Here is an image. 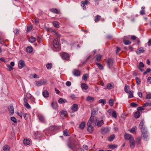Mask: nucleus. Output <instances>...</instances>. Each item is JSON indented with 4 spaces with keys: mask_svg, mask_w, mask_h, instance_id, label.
Wrapping results in <instances>:
<instances>
[{
    "mask_svg": "<svg viewBox=\"0 0 151 151\" xmlns=\"http://www.w3.org/2000/svg\"><path fill=\"white\" fill-rule=\"evenodd\" d=\"M25 65V63L23 60H21L19 61L18 66L19 69H21Z\"/></svg>",
    "mask_w": 151,
    "mask_h": 151,
    "instance_id": "nucleus-6",
    "label": "nucleus"
},
{
    "mask_svg": "<svg viewBox=\"0 0 151 151\" xmlns=\"http://www.w3.org/2000/svg\"><path fill=\"white\" fill-rule=\"evenodd\" d=\"M53 24L55 27L59 28V23L57 22H53Z\"/></svg>",
    "mask_w": 151,
    "mask_h": 151,
    "instance_id": "nucleus-38",
    "label": "nucleus"
},
{
    "mask_svg": "<svg viewBox=\"0 0 151 151\" xmlns=\"http://www.w3.org/2000/svg\"><path fill=\"white\" fill-rule=\"evenodd\" d=\"M81 87L82 89L87 90L88 88V86L85 83H82L81 85Z\"/></svg>",
    "mask_w": 151,
    "mask_h": 151,
    "instance_id": "nucleus-21",
    "label": "nucleus"
},
{
    "mask_svg": "<svg viewBox=\"0 0 151 151\" xmlns=\"http://www.w3.org/2000/svg\"><path fill=\"white\" fill-rule=\"evenodd\" d=\"M19 114L23 115L24 118L26 119H28V114Z\"/></svg>",
    "mask_w": 151,
    "mask_h": 151,
    "instance_id": "nucleus-56",
    "label": "nucleus"
},
{
    "mask_svg": "<svg viewBox=\"0 0 151 151\" xmlns=\"http://www.w3.org/2000/svg\"><path fill=\"white\" fill-rule=\"evenodd\" d=\"M106 62L107 64L108 67L110 68L113 64V59L109 58L106 60Z\"/></svg>",
    "mask_w": 151,
    "mask_h": 151,
    "instance_id": "nucleus-7",
    "label": "nucleus"
},
{
    "mask_svg": "<svg viewBox=\"0 0 151 151\" xmlns=\"http://www.w3.org/2000/svg\"><path fill=\"white\" fill-rule=\"evenodd\" d=\"M109 103L110 106H112L114 104L113 99H110L109 101Z\"/></svg>",
    "mask_w": 151,
    "mask_h": 151,
    "instance_id": "nucleus-50",
    "label": "nucleus"
},
{
    "mask_svg": "<svg viewBox=\"0 0 151 151\" xmlns=\"http://www.w3.org/2000/svg\"><path fill=\"white\" fill-rule=\"evenodd\" d=\"M145 51V50L142 47H140L137 51L136 52L137 54H140L144 52Z\"/></svg>",
    "mask_w": 151,
    "mask_h": 151,
    "instance_id": "nucleus-22",
    "label": "nucleus"
},
{
    "mask_svg": "<svg viewBox=\"0 0 151 151\" xmlns=\"http://www.w3.org/2000/svg\"><path fill=\"white\" fill-rule=\"evenodd\" d=\"M47 81L46 80L43 79L41 80L36 81L35 83V85L37 86H40L42 85H45L47 84Z\"/></svg>",
    "mask_w": 151,
    "mask_h": 151,
    "instance_id": "nucleus-1",
    "label": "nucleus"
},
{
    "mask_svg": "<svg viewBox=\"0 0 151 151\" xmlns=\"http://www.w3.org/2000/svg\"><path fill=\"white\" fill-rule=\"evenodd\" d=\"M8 109L11 113H14V107L12 106H11L8 107Z\"/></svg>",
    "mask_w": 151,
    "mask_h": 151,
    "instance_id": "nucleus-33",
    "label": "nucleus"
},
{
    "mask_svg": "<svg viewBox=\"0 0 151 151\" xmlns=\"http://www.w3.org/2000/svg\"><path fill=\"white\" fill-rule=\"evenodd\" d=\"M10 149L9 147V146L5 145L3 147V149L5 151H7L9 150Z\"/></svg>",
    "mask_w": 151,
    "mask_h": 151,
    "instance_id": "nucleus-39",
    "label": "nucleus"
},
{
    "mask_svg": "<svg viewBox=\"0 0 151 151\" xmlns=\"http://www.w3.org/2000/svg\"><path fill=\"white\" fill-rule=\"evenodd\" d=\"M51 106L54 109H56L58 106V104L56 102H52L51 103Z\"/></svg>",
    "mask_w": 151,
    "mask_h": 151,
    "instance_id": "nucleus-31",
    "label": "nucleus"
},
{
    "mask_svg": "<svg viewBox=\"0 0 151 151\" xmlns=\"http://www.w3.org/2000/svg\"><path fill=\"white\" fill-rule=\"evenodd\" d=\"M104 122L102 119L100 120L99 119L98 121L96 123V124L98 127H100L102 126V125L104 124Z\"/></svg>",
    "mask_w": 151,
    "mask_h": 151,
    "instance_id": "nucleus-11",
    "label": "nucleus"
},
{
    "mask_svg": "<svg viewBox=\"0 0 151 151\" xmlns=\"http://www.w3.org/2000/svg\"><path fill=\"white\" fill-rule=\"evenodd\" d=\"M144 120L143 119L140 122L139 125V128L141 129V131L143 130H146L147 129L145 127L144 125Z\"/></svg>",
    "mask_w": 151,
    "mask_h": 151,
    "instance_id": "nucleus-5",
    "label": "nucleus"
},
{
    "mask_svg": "<svg viewBox=\"0 0 151 151\" xmlns=\"http://www.w3.org/2000/svg\"><path fill=\"white\" fill-rule=\"evenodd\" d=\"M145 107H143V106L142 107H139L137 108V110L138 111H141L142 110H143L145 109L144 108Z\"/></svg>",
    "mask_w": 151,
    "mask_h": 151,
    "instance_id": "nucleus-55",
    "label": "nucleus"
},
{
    "mask_svg": "<svg viewBox=\"0 0 151 151\" xmlns=\"http://www.w3.org/2000/svg\"><path fill=\"white\" fill-rule=\"evenodd\" d=\"M53 45L55 48H58L59 47V45L58 42V39L57 38L55 39L53 42Z\"/></svg>",
    "mask_w": 151,
    "mask_h": 151,
    "instance_id": "nucleus-8",
    "label": "nucleus"
},
{
    "mask_svg": "<svg viewBox=\"0 0 151 151\" xmlns=\"http://www.w3.org/2000/svg\"><path fill=\"white\" fill-rule=\"evenodd\" d=\"M137 127L136 126L133 127L129 131L132 133L136 134V132Z\"/></svg>",
    "mask_w": 151,
    "mask_h": 151,
    "instance_id": "nucleus-20",
    "label": "nucleus"
},
{
    "mask_svg": "<svg viewBox=\"0 0 151 151\" xmlns=\"http://www.w3.org/2000/svg\"><path fill=\"white\" fill-rule=\"evenodd\" d=\"M128 93H129V96H128L129 98H132L133 97V92L132 90H129Z\"/></svg>",
    "mask_w": 151,
    "mask_h": 151,
    "instance_id": "nucleus-26",
    "label": "nucleus"
},
{
    "mask_svg": "<svg viewBox=\"0 0 151 151\" xmlns=\"http://www.w3.org/2000/svg\"><path fill=\"white\" fill-rule=\"evenodd\" d=\"M123 43L125 45H128L131 44V42L129 40H124L123 41Z\"/></svg>",
    "mask_w": 151,
    "mask_h": 151,
    "instance_id": "nucleus-45",
    "label": "nucleus"
},
{
    "mask_svg": "<svg viewBox=\"0 0 151 151\" xmlns=\"http://www.w3.org/2000/svg\"><path fill=\"white\" fill-rule=\"evenodd\" d=\"M62 58L64 60H68L69 59V55L67 53L63 52L62 55Z\"/></svg>",
    "mask_w": 151,
    "mask_h": 151,
    "instance_id": "nucleus-9",
    "label": "nucleus"
},
{
    "mask_svg": "<svg viewBox=\"0 0 151 151\" xmlns=\"http://www.w3.org/2000/svg\"><path fill=\"white\" fill-rule=\"evenodd\" d=\"M39 119L40 121L42 122H45V119L44 117L41 114H40L38 115Z\"/></svg>",
    "mask_w": 151,
    "mask_h": 151,
    "instance_id": "nucleus-18",
    "label": "nucleus"
},
{
    "mask_svg": "<svg viewBox=\"0 0 151 151\" xmlns=\"http://www.w3.org/2000/svg\"><path fill=\"white\" fill-rule=\"evenodd\" d=\"M24 105L27 109H29L31 108L30 105L28 104L27 102V99L26 98H24Z\"/></svg>",
    "mask_w": 151,
    "mask_h": 151,
    "instance_id": "nucleus-16",
    "label": "nucleus"
},
{
    "mask_svg": "<svg viewBox=\"0 0 151 151\" xmlns=\"http://www.w3.org/2000/svg\"><path fill=\"white\" fill-rule=\"evenodd\" d=\"M23 143L25 145H28L30 143V141L27 139H25L23 140Z\"/></svg>",
    "mask_w": 151,
    "mask_h": 151,
    "instance_id": "nucleus-32",
    "label": "nucleus"
},
{
    "mask_svg": "<svg viewBox=\"0 0 151 151\" xmlns=\"http://www.w3.org/2000/svg\"><path fill=\"white\" fill-rule=\"evenodd\" d=\"M101 130L102 134H105L109 132V129L107 127L102 128Z\"/></svg>",
    "mask_w": 151,
    "mask_h": 151,
    "instance_id": "nucleus-14",
    "label": "nucleus"
},
{
    "mask_svg": "<svg viewBox=\"0 0 151 151\" xmlns=\"http://www.w3.org/2000/svg\"><path fill=\"white\" fill-rule=\"evenodd\" d=\"M129 87L127 85H126L124 87V91L127 93H128L129 91Z\"/></svg>",
    "mask_w": 151,
    "mask_h": 151,
    "instance_id": "nucleus-51",
    "label": "nucleus"
},
{
    "mask_svg": "<svg viewBox=\"0 0 151 151\" xmlns=\"http://www.w3.org/2000/svg\"><path fill=\"white\" fill-rule=\"evenodd\" d=\"M50 11L54 13H55V14H58L60 12L57 9H50Z\"/></svg>",
    "mask_w": 151,
    "mask_h": 151,
    "instance_id": "nucleus-34",
    "label": "nucleus"
},
{
    "mask_svg": "<svg viewBox=\"0 0 151 151\" xmlns=\"http://www.w3.org/2000/svg\"><path fill=\"white\" fill-rule=\"evenodd\" d=\"M78 106L76 104H73L72 106L71 109L72 110L75 112L78 110Z\"/></svg>",
    "mask_w": 151,
    "mask_h": 151,
    "instance_id": "nucleus-17",
    "label": "nucleus"
},
{
    "mask_svg": "<svg viewBox=\"0 0 151 151\" xmlns=\"http://www.w3.org/2000/svg\"><path fill=\"white\" fill-rule=\"evenodd\" d=\"M99 119V118L96 116L95 114H92L89 121H90V123L91 124H96Z\"/></svg>",
    "mask_w": 151,
    "mask_h": 151,
    "instance_id": "nucleus-2",
    "label": "nucleus"
},
{
    "mask_svg": "<svg viewBox=\"0 0 151 151\" xmlns=\"http://www.w3.org/2000/svg\"><path fill=\"white\" fill-rule=\"evenodd\" d=\"M109 113H116L115 111L113 109H110L108 110Z\"/></svg>",
    "mask_w": 151,
    "mask_h": 151,
    "instance_id": "nucleus-57",
    "label": "nucleus"
},
{
    "mask_svg": "<svg viewBox=\"0 0 151 151\" xmlns=\"http://www.w3.org/2000/svg\"><path fill=\"white\" fill-rule=\"evenodd\" d=\"M6 66L8 68V70L9 71H11L13 70V68L10 66L9 65H7Z\"/></svg>",
    "mask_w": 151,
    "mask_h": 151,
    "instance_id": "nucleus-59",
    "label": "nucleus"
},
{
    "mask_svg": "<svg viewBox=\"0 0 151 151\" xmlns=\"http://www.w3.org/2000/svg\"><path fill=\"white\" fill-rule=\"evenodd\" d=\"M32 25L29 26L27 27V32H30L32 29Z\"/></svg>",
    "mask_w": 151,
    "mask_h": 151,
    "instance_id": "nucleus-53",
    "label": "nucleus"
},
{
    "mask_svg": "<svg viewBox=\"0 0 151 151\" xmlns=\"http://www.w3.org/2000/svg\"><path fill=\"white\" fill-rule=\"evenodd\" d=\"M144 64L142 62H140L139 66L138 67L139 69L142 71L143 70V69L142 68H143L144 67Z\"/></svg>",
    "mask_w": 151,
    "mask_h": 151,
    "instance_id": "nucleus-19",
    "label": "nucleus"
},
{
    "mask_svg": "<svg viewBox=\"0 0 151 151\" xmlns=\"http://www.w3.org/2000/svg\"><path fill=\"white\" fill-rule=\"evenodd\" d=\"M11 119L14 123L17 122V120L15 117H11Z\"/></svg>",
    "mask_w": 151,
    "mask_h": 151,
    "instance_id": "nucleus-60",
    "label": "nucleus"
},
{
    "mask_svg": "<svg viewBox=\"0 0 151 151\" xmlns=\"http://www.w3.org/2000/svg\"><path fill=\"white\" fill-rule=\"evenodd\" d=\"M136 83L137 84L139 85L141 83L140 79L138 77H136L135 78Z\"/></svg>",
    "mask_w": 151,
    "mask_h": 151,
    "instance_id": "nucleus-48",
    "label": "nucleus"
},
{
    "mask_svg": "<svg viewBox=\"0 0 151 151\" xmlns=\"http://www.w3.org/2000/svg\"><path fill=\"white\" fill-rule=\"evenodd\" d=\"M130 106L132 107H136L138 106V104L134 102H132L130 104Z\"/></svg>",
    "mask_w": 151,
    "mask_h": 151,
    "instance_id": "nucleus-49",
    "label": "nucleus"
},
{
    "mask_svg": "<svg viewBox=\"0 0 151 151\" xmlns=\"http://www.w3.org/2000/svg\"><path fill=\"white\" fill-rule=\"evenodd\" d=\"M115 137V135L114 134H112L109 137H108V140L109 141H112Z\"/></svg>",
    "mask_w": 151,
    "mask_h": 151,
    "instance_id": "nucleus-41",
    "label": "nucleus"
},
{
    "mask_svg": "<svg viewBox=\"0 0 151 151\" xmlns=\"http://www.w3.org/2000/svg\"><path fill=\"white\" fill-rule=\"evenodd\" d=\"M151 106V101H148L147 102H146L144 104L143 107H146L147 106Z\"/></svg>",
    "mask_w": 151,
    "mask_h": 151,
    "instance_id": "nucleus-29",
    "label": "nucleus"
},
{
    "mask_svg": "<svg viewBox=\"0 0 151 151\" xmlns=\"http://www.w3.org/2000/svg\"><path fill=\"white\" fill-rule=\"evenodd\" d=\"M130 146L131 148H133L134 147V138L131 139L129 140Z\"/></svg>",
    "mask_w": 151,
    "mask_h": 151,
    "instance_id": "nucleus-15",
    "label": "nucleus"
},
{
    "mask_svg": "<svg viewBox=\"0 0 151 151\" xmlns=\"http://www.w3.org/2000/svg\"><path fill=\"white\" fill-rule=\"evenodd\" d=\"M96 63L100 70H103L104 69L103 66L100 63Z\"/></svg>",
    "mask_w": 151,
    "mask_h": 151,
    "instance_id": "nucleus-43",
    "label": "nucleus"
},
{
    "mask_svg": "<svg viewBox=\"0 0 151 151\" xmlns=\"http://www.w3.org/2000/svg\"><path fill=\"white\" fill-rule=\"evenodd\" d=\"M46 67L47 69H50L52 67V65L51 63H48L46 65Z\"/></svg>",
    "mask_w": 151,
    "mask_h": 151,
    "instance_id": "nucleus-46",
    "label": "nucleus"
},
{
    "mask_svg": "<svg viewBox=\"0 0 151 151\" xmlns=\"http://www.w3.org/2000/svg\"><path fill=\"white\" fill-rule=\"evenodd\" d=\"M117 145L115 144L110 145H109V148L111 149H114L117 147Z\"/></svg>",
    "mask_w": 151,
    "mask_h": 151,
    "instance_id": "nucleus-44",
    "label": "nucleus"
},
{
    "mask_svg": "<svg viewBox=\"0 0 151 151\" xmlns=\"http://www.w3.org/2000/svg\"><path fill=\"white\" fill-rule=\"evenodd\" d=\"M113 87V84L112 83H108L107 85V86L106 88H104L105 89H111Z\"/></svg>",
    "mask_w": 151,
    "mask_h": 151,
    "instance_id": "nucleus-23",
    "label": "nucleus"
},
{
    "mask_svg": "<svg viewBox=\"0 0 151 151\" xmlns=\"http://www.w3.org/2000/svg\"><path fill=\"white\" fill-rule=\"evenodd\" d=\"M102 57V56L100 55H98L96 57V60L97 61H99L100 60H101V58Z\"/></svg>",
    "mask_w": 151,
    "mask_h": 151,
    "instance_id": "nucleus-58",
    "label": "nucleus"
},
{
    "mask_svg": "<svg viewBox=\"0 0 151 151\" xmlns=\"http://www.w3.org/2000/svg\"><path fill=\"white\" fill-rule=\"evenodd\" d=\"M73 74L76 76H79L80 75V71L77 70H74Z\"/></svg>",
    "mask_w": 151,
    "mask_h": 151,
    "instance_id": "nucleus-25",
    "label": "nucleus"
},
{
    "mask_svg": "<svg viewBox=\"0 0 151 151\" xmlns=\"http://www.w3.org/2000/svg\"><path fill=\"white\" fill-rule=\"evenodd\" d=\"M31 94L29 93H27L26 97H25L24 98H26V99H29L31 98Z\"/></svg>",
    "mask_w": 151,
    "mask_h": 151,
    "instance_id": "nucleus-62",
    "label": "nucleus"
},
{
    "mask_svg": "<svg viewBox=\"0 0 151 151\" xmlns=\"http://www.w3.org/2000/svg\"><path fill=\"white\" fill-rule=\"evenodd\" d=\"M142 133V136L144 140L147 141L148 139V133L147 130H143L141 131Z\"/></svg>",
    "mask_w": 151,
    "mask_h": 151,
    "instance_id": "nucleus-3",
    "label": "nucleus"
},
{
    "mask_svg": "<svg viewBox=\"0 0 151 151\" xmlns=\"http://www.w3.org/2000/svg\"><path fill=\"white\" fill-rule=\"evenodd\" d=\"M27 52L29 53H31L33 51V48L31 47H27L26 49Z\"/></svg>",
    "mask_w": 151,
    "mask_h": 151,
    "instance_id": "nucleus-24",
    "label": "nucleus"
},
{
    "mask_svg": "<svg viewBox=\"0 0 151 151\" xmlns=\"http://www.w3.org/2000/svg\"><path fill=\"white\" fill-rule=\"evenodd\" d=\"M141 140V138H138L137 139L136 142L138 144H139L140 143Z\"/></svg>",
    "mask_w": 151,
    "mask_h": 151,
    "instance_id": "nucleus-64",
    "label": "nucleus"
},
{
    "mask_svg": "<svg viewBox=\"0 0 151 151\" xmlns=\"http://www.w3.org/2000/svg\"><path fill=\"white\" fill-rule=\"evenodd\" d=\"M29 41L31 43L34 42L36 40V38L33 37H31L29 39Z\"/></svg>",
    "mask_w": 151,
    "mask_h": 151,
    "instance_id": "nucleus-40",
    "label": "nucleus"
},
{
    "mask_svg": "<svg viewBox=\"0 0 151 151\" xmlns=\"http://www.w3.org/2000/svg\"><path fill=\"white\" fill-rule=\"evenodd\" d=\"M146 99H151V93H149L146 96Z\"/></svg>",
    "mask_w": 151,
    "mask_h": 151,
    "instance_id": "nucleus-63",
    "label": "nucleus"
},
{
    "mask_svg": "<svg viewBox=\"0 0 151 151\" xmlns=\"http://www.w3.org/2000/svg\"><path fill=\"white\" fill-rule=\"evenodd\" d=\"M98 107H95L92 110L91 113H96L98 112Z\"/></svg>",
    "mask_w": 151,
    "mask_h": 151,
    "instance_id": "nucleus-42",
    "label": "nucleus"
},
{
    "mask_svg": "<svg viewBox=\"0 0 151 151\" xmlns=\"http://www.w3.org/2000/svg\"><path fill=\"white\" fill-rule=\"evenodd\" d=\"M101 18V16L99 15H97L96 16L95 18L94 21L96 22H98Z\"/></svg>",
    "mask_w": 151,
    "mask_h": 151,
    "instance_id": "nucleus-37",
    "label": "nucleus"
},
{
    "mask_svg": "<svg viewBox=\"0 0 151 151\" xmlns=\"http://www.w3.org/2000/svg\"><path fill=\"white\" fill-rule=\"evenodd\" d=\"M124 138L126 139L130 140L131 139L133 138L132 135L126 133L124 134Z\"/></svg>",
    "mask_w": 151,
    "mask_h": 151,
    "instance_id": "nucleus-12",
    "label": "nucleus"
},
{
    "mask_svg": "<svg viewBox=\"0 0 151 151\" xmlns=\"http://www.w3.org/2000/svg\"><path fill=\"white\" fill-rule=\"evenodd\" d=\"M61 127L59 126H52L50 127L49 129L50 131L54 130L57 129H59L61 128Z\"/></svg>",
    "mask_w": 151,
    "mask_h": 151,
    "instance_id": "nucleus-10",
    "label": "nucleus"
},
{
    "mask_svg": "<svg viewBox=\"0 0 151 151\" xmlns=\"http://www.w3.org/2000/svg\"><path fill=\"white\" fill-rule=\"evenodd\" d=\"M35 137L37 139H39L40 138L41 134L38 132H37L35 133Z\"/></svg>",
    "mask_w": 151,
    "mask_h": 151,
    "instance_id": "nucleus-36",
    "label": "nucleus"
},
{
    "mask_svg": "<svg viewBox=\"0 0 151 151\" xmlns=\"http://www.w3.org/2000/svg\"><path fill=\"white\" fill-rule=\"evenodd\" d=\"M88 77V74H85L82 77V79L85 81H86L87 80Z\"/></svg>",
    "mask_w": 151,
    "mask_h": 151,
    "instance_id": "nucleus-52",
    "label": "nucleus"
},
{
    "mask_svg": "<svg viewBox=\"0 0 151 151\" xmlns=\"http://www.w3.org/2000/svg\"><path fill=\"white\" fill-rule=\"evenodd\" d=\"M91 124L90 121H88L87 124L88 126L87 129L88 132L90 133H92L94 130V127L91 125Z\"/></svg>",
    "mask_w": 151,
    "mask_h": 151,
    "instance_id": "nucleus-4",
    "label": "nucleus"
},
{
    "mask_svg": "<svg viewBox=\"0 0 151 151\" xmlns=\"http://www.w3.org/2000/svg\"><path fill=\"white\" fill-rule=\"evenodd\" d=\"M86 100L87 101H93L94 99L93 97L88 96L86 97Z\"/></svg>",
    "mask_w": 151,
    "mask_h": 151,
    "instance_id": "nucleus-35",
    "label": "nucleus"
},
{
    "mask_svg": "<svg viewBox=\"0 0 151 151\" xmlns=\"http://www.w3.org/2000/svg\"><path fill=\"white\" fill-rule=\"evenodd\" d=\"M86 124L84 122H82L79 125V128L80 129H84L85 126Z\"/></svg>",
    "mask_w": 151,
    "mask_h": 151,
    "instance_id": "nucleus-28",
    "label": "nucleus"
},
{
    "mask_svg": "<svg viewBox=\"0 0 151 151\" xmlns=\"http://www.w3.org/2000/svg\"><path fill=\"white\" fill-rule=\"evenodd\" d=\"M151 69L150 68H148L147 69L146 71L143 74L144 75L146 74H147V73L150 72V71H151Z\"/></svg>",
    "mask_w": 151,
    "mask_h": 151,
    "instance_id": "nucleus-61",
    "label": "nucleus"
},
{
    "mask_svg": "<svg viewBox=\"0 0 151 151\" xmlns=\"http://www.w3.org/2000/svg\"><path fill=\"white\" fill-rule=\"evenodd\" d=\"M88 3V1L87 0H85V1H82L81 2V6L83 8V10L86 9V5H87Z\"/></svg>",
    "mask_w": 151,
    "mask_h": 151,
    "instance_id": "nucleus-13",
    "label": "nucleus"
},
{
    "mask_svg": "<svg viewBox=\"0 0 151 151\" xmlns=\"http://www.w3.org/2000/svg\"><path fill=\"white\" fill-rule=\"evenodd\" d=\"M58 101L60 104H63L67 102V100L65 99L60 98L59 99Z\"/></svg>",
    "mask_w": 151,
    "mask_h": 151,
    "instance_id": "nucleus-30",
    "label": "nucleus"
},
{
    "mask_svg": "<svg viewBox=\"0 0 151 151\" xmlns=\"http://www.w3.org/2000/svg\"><path fill=\"white\" fill-rule=\"evenodd\" d=\"M99 102L100 103H102L103 105H104L106 104L105 100L104 99H100L99 100Z\"/></svg>",
    "mask_w": 151,
    "mask_h": 151,
    "instance_id": "nucleus-54",
    "label": "nucleus"
},
{
    "mask_svg": "<svg viewBox=\"0 0 151 151\" xmlns=\"http://www.w3.org/2000/svg\"><path fill=\"white\" fill-rule=\"evenodd\" d=\"M63 134L65 136H68L69 134L68 133V130L67 129H65L63 131Z\"/></svg>",
    "mask_w": 151,
    "mask_h": 151,
    "instance_id": "nucleus-47",
    "label": "nucleus"
},
{
    "mask_svg": "<svg viewBox=\"0 0 151 151\" xmlns=\"http://www.w3.org/2000/svg\"><path fill=\"white\" fill-rule=\"evenodd\" d=\"M43 96L45 97H48L49 96V93L48 91L45 90L42 92Z\"/></svg>",
    "mask_w": 151,
    "mask_h": 151,
    "instance_id": "nucleus-27",
    "label": "nucleus"
}]
</instances>
